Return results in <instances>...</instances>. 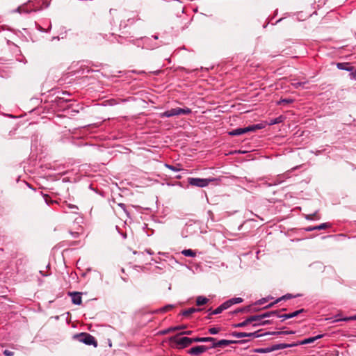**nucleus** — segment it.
<instances>
[{"label": "nucleus", "mask_w": 356, "mask_h": 356, "mask_svg": "<svg viewBox=\"0 0 356 356\" xmlns=\"http://www.w3.org/2000/svg\"><path fill=\"white\" fill-rule=\"evenodd\" d=\"M264 127L261 124H252L243 128H237L229 132L231 136H239L248 132H254L257 130L261 129Z\"/></svg>", "instance_id": "nucleus-1"}, {"label": "nucleus", "mask_w": 356, "mask_h": 356, "mask_svg": "<svg viewBox=\"0 0 356 356\" xmlns=\"http://www.w3.org/2000/svg\"><path fill=\"white\" fill-rule=\"evenodd\" d=\"M191 109L189 108H172L170 110L166 111L162 113H161V118H170L172 116H177V115H188L191 113Z\"/></svg>", "instance_id": "nucleus-2"}, {"label": "nucleus", "mask_w": 356, "mask_h": 356, "mask_svg": "<svg viewBox=\"0 0 356 356\" xmlns=\"http://www.w3.org/2000/svg\"><path fill=\"white\" fill-rule=\"evenodd\" d=\"M180 334H177L171 337V341L176 343L180 348H186L189 346L192 343L195 342L193 339L186 337H179Z\"/></svg>", "instance_id": "nucleus-3"}, {"label": "nucleus", "mask_w": 356, "mask_h": 356, "mask_svg": "<svg viewBox=\"0 0 356 356\" xmlns=\"http://www.w3.org/2000/svg\"><path fill=\"white\" fill-rule=\"evenodd\" d=\"M77 338L79 341L87 345H93L95 347L97 346V342L95 337L88 333L82 332L77 335Z\"/></svg>", "instance_id": "nucleus-4"}, {"label": "nucleus", "mask_w": 356, "mask_h": 356, "mask_svg": "<svg viewBox=\"0 0 356 356\" xmlns=\"http://www.w3.org/2000/svg\"><path fill=\"white\" fill-rule=\"evenodd\" d=\"M213 181V179H201V178H188V182L193 186L197 187H205L207 186L210 181Z\"/></svg>", "instance_id": "nucleus-5"}, {"label": "nucleus", "mask_w": 356, "mask_h": 356, "mask_svg": "<svg viewBox=\"0 0 356 356\" xmlns=\"http://www.w3.org/2000/svg\"><path fill=\"white\" fill-rule=\"evenodd\" d=\"M244 341H234V340H227V339H222L218 341L212 342V345L210 348H215L218 347H223L225 346H228L229 344L232 343H243Z\"/></svg>", "instance_id": "nucleus-6"}, {"label": "nucleus", "mask_w": 356, "mask_h": 356, "mask_svg": "<svg viewBox=\"0 0 356 356\" xmlns=\"http://www.w3.org/2000/svg\"><path fill=\"white\" fill-rule=\"evenodd\" d=\"M208 349L209 348L205 346H197L189 349L188 350V353L192 355H200L203 353L206 352Z\"/></svg>", "instance_id": "nucleus-7"}, {"label": "nucleus", "mask_w": 356, "mask_h": 356, "mask_svg": "<svg viewBox=\"0 0 356 356\" xmlns=\"http://www.w3.org/2000/svg\"><path fill=\"white\" fill-rule=\"evenodd\" d=\"M69 295L72 297V302L74 305H81L82 302L81 293L79 292H69Z\"/></svg>", "instance_id": "nucleus-8"}, {"label": "nucleus", "mask_w": 356, "mask_h": 356, "mask_svg": "<svg viewBox=\"0 0 356 356\" xmlns=\"http://www.w3.org/2000/svg\"><path fill=\"white\" fill-rule=\"evenodd\" d=\"M300 295H297V296H293L292 294H290V293H287L284 296H283L282 297L277 299L274 302H272L270 304H269L268 305H267L266 307H265V308H270L272 307L274 305H275L276 303L279 302L280 301L282 300H288V299H291L292 298H296L297 296H299Z\"/></svg>", "instance_id": "nucleus-9"}, {"label": "nucleus", "mask_w": 356, "mask_h": 356, "mask_svg": "<svg viewBox=\"0 0 356 356\" xmlns=\"http://www.w3.org/2000/svg\"><path fill=\"white\" fill-rule=\"evenodd\" d=\"M296 345V344L290 345V344H286V343H279V344L273 345L271 347H270V350H272V351L282 350V349H284L286 348L294 346Z\"/></svg>", "instance_id": "nucleus-10"}, {"label": "nucleus", "mask_w": 356, "mask_h": 356, "mask_svg": "<svg viewBox=\"0 0 356 356\" xmlns=\"http://www.w3.org/2000/svg\"><path fill=\"white\" fill-rule=\"evenodd\" d=\"M323 336V334H319L316 337L305 339L303 341H302L301 342H300V344L304 345V344L312 343L314 342L315 341H316L317 339L322 338Z\"/></svg>", "instance_id": "nucleus-11"}, {"label": "nucleus", "mask_w": 356, "mask_h": 356, "mask_svg": "<svg viewBox=\"0 0 356 356\" xmlns=\"http://www.w3.org/2000/svg\"><path fill=\"white\" fill-rule=\"evenodd\" d=\"M193 340L195 342H214V341H216V338H213V337H195V338H193Z\"/></svg>", "instance_id": "nucleus-12"}, {"label": "nucleus", "mask_w": 356, "mask_h": 356, "mask_svg": "<svg viewBox=\"0 0 356 356\" xmlns=\"http://www.w3.org/2000/svg\"><path fill=\"white\" fill-rule=\"evenodd\" d=\"M337 66L339 70H344L347 71H352L353 70V67L350 66L348 63H338Z\"/></svg>", "instance_id": "nucleus-13"}, {"label": "nucleus", "mask_w": 356, "mask_h": 356, "mask_svg": "<svg viewBox=\"0 0 356 356\" xmlns=\"http://www.w3.org/2000/svg\"><path fill=\"white\" fill-rule=\"evenodd\" d=\"M200 310H201V309H196V308L192 307V308H189L188 309L183 311L181 312V314L185 317H188L191 314H192L196 312H199Z\"/></svg>", "instance_id": "nucleus-14"}, {"label": "nucleus", "mask_w": 356, "mask_h": 356, "mask_svg": "<svg viewBox=\"0 0 356 356\" xmlns=\"http://www.w3.org/2000/svg\"><path fill=\"white\" fill-rule=\"evenodd\" d=\"M209 302V299L204 296H198L196 298V305L197 306H202L206 305Z\"/></svg>", "instance_id": "nucleus-15"}, {"label": "nucleus", "mask_w": 356, "mask_h": 356, "mask_svg": "<svg viewBox=\"0 0 356 356\" xmlns=\"http://www.w3.org/2000/svg\"><path fill=\"white\" fill-rule=\"evenodd\" d=\"M277 311H272V312H266L262 314H260L259 316H260L261 320H262L265 318L270 317L271 316H274V315L277 316Z\"/></svg>", "instance_id": "nucleus-16"}, {"label": "nucleus", "mask_w": 356, "mask_h": 356, "mask_svg": "<svg viewBox=\"0 0 356 356\" xmlns=\"http://www.w3.org/2000/svg\"><path fill=\"white\" fill-rule=\"evenodd\" d=\"M182 254H184V256L186 257H193L196 255V253L191 250V249H188V250H184L182 252H181Z\"/></svg>", "instance_id": "nucleus-17"}, {"label": "nucleus", "mask_w": 356, "mask_h": 356, "mask_svg": "<svg viewBox=\"0 0 356 356\" xmlns=\"http://www.w3.org/2000/svg\"><path fill=\"white\" fill-rule=\"evenodd\" d=\"M221 330V327H210L209 330H208V332L211 334H218L220 331Z\"/></svg>", "instance_id": "nucleus-18"}, {"label": "nucleus", "mask_w": 356, "mask_h": 356, "mask_svg": "<svg viewBox=\"0 0 356 356\" xmlns=\"http://www.w3.org/2000/svg\"><path fill=\"white\" fill-rule=\"evenodd\" d=\"M293 331H279V332H273L268 333V334H294Z\"/></svg>", "instance_id": "nucleus-19"}, {"label": "nucleus", "mask_w": 356, "mask_h": 356, "mask_svg": "<svg viewBox=\"0 0 356 356\" xmlns=\"http://www.w3.org/2000/svg\"><path fill=\"white\" fill-rule=\"evenodd\" d=\"M261 321L259 315H254L251 316L249 318H248V321H249L250 323L254 321Z\"/></svg>", "instance_id": "nucleus-20"}, {"label": "nucleus", "mask_w": 356, "mask_h": 356, "mask_svg": "<svg viewBox=\"0 0 356 356\" xmlns=\"http://www.w3.org/2000/svg\"><path fill=\"white\" fill-rule=\"evenodd\" d=\"M248 324H250V323H249V321H248V318H247L244 321H243V322H241L240 323H238V324H235L233 326L234 327H245V326L248 325Z\"/></svg>", "instance_id": "nucleus-21"}, {"label": "nucleus", "mask_w": 356, "mask_h": 356, "mask_svg": "<svg viewBox=\"0 0 356 356\" xmlns=\"http://www.w3.org/2000/svg\"><path fill=\"white\" fill-rule=\"evenodd\" d=\"M232 302L229 300H227L226 302H223L222 305H221V307L223 308V310L225 309H228L229 307H230L232 306Z\"/></svg>", "instance_id": "nucleus-22"}, {"label": "nucleus", "mask_w": 356, "mask_h": 356, "mask_svg": "<svg viewBox=\"0 0 356 356\" xmlns=\"http://www.w3.org/2000/svg\"><path fill=\"white\" fill-rule=\"evenodd\" d=\"M328 227L327 223H323L319 226L314 227L313 228H309L308 230H314V229H323Z\"/></svg>", "instance_id": "nucleus-23"}, {"label": "nucleus", "mask_w": 356, "mask_h": 356, "mask_svg": "<svg viewBox=\"0 0 356 356\" xmlns=\"http://www.w3.org/2000/svg\"><path fill=\"white\" fill-rule=\"evenodd\" d=\"M232 335L237 338H242L245 337V332H234Z\"/></svg>", "instance_id": "nucleus-24"}, {"label": "nucleus", "mask_w": 356, "mask_h": 356, "mask_svg": "<svg viewBox=\"0 0 356 356\" xmlns=\"http://www.w3.org/2000/svg\"><path fill=\"white\" fill-rule=\"evenodd\" d=\"M230 300L232 302V305L234 304L241 303L243 302V299L241 298H234L230 299Z\"/></svg>", "instance_id": "nucleus-25"}, {"label": "nucleus", "mask_w": 356, "mask_h": 356, "mask_svg": "<svg viewBox=\"0 0 356 356\" xmlns=\"http://www.w3.org/2000/svg\"><path fill=\"white\" fill-rule=\"evenodd\" d=\"M304 312H305V309H301L297 310V311H296L294 312L290 313V314H291V318H293V317L297 316L298 314H301V313H302Z\"/></svg>", "instance_id": "nucleus-26"}, {"label": "nucleus", "mask_w": 356, "mask_h": 356, "mask_svg": "<svg viewBox=\"0 0 356 356\" xmlns=\"http://www.w3.org/2000/svg\"><path fill=\"white\" fill-rule=\"evenodd\" d=\"M282 119H283V118L282 116H280V117H278V118L271 120L270 124H275L280 123V122H282Z\"/></svg>", "instance_id": "nucleus-27"}, {"label": "nucleus", "mask_w": 356, "mask_h": 356, "mask_svg": "<svg viewBox=\"0 0 356 356\" xmlns=\"http://www.w3.org/2000/svg\"><path fill=\"white\" fill-rule=\"evenodd\" d=\"M277 316L279 317V318H282V321H284L286 319H288V318H291V314H282V315H280L278 313L277 314Z\"/></svg>", "instance_id": "nucleus-28"}, {"label": "nucleus", "mask_w": 356, "mask_h": 356, "mask_svg": "<svg viewBox=\"0 0 356 356\" xmlns=\"http://www.w3.org/2000/svg\"><path fill=\"white\" fill-rule=\"evenodd\" d=\"M223 310V308L221 307V305H220L218 307H217L215 310H213L211 312V314H220Z\"/></svg>", "instance_id": "nucleus-29"}, {"label": "nucleus", "mask_w": 356, "mask_h": 356, "mask_svg": "<svg viewBox=\"0 0 356 356\" xmlns=\"http://www.w3.org/2000/svg\"><path fill=\"white\" fill-rule=\"evenodd\" d=\"M271 351H272V350H270V347L266 348H261V349H259L257 350V353H269Z\"/></svg>", "instance_id": "nucleus-30"}, {"label": "nucleus", "mask_w": 356, "mask_h": 356, "mask_svg": "<svg viewBox=\"0 0 356 356\" xmlns=\"http://www.w3.org/2000/svg\"><path fill=\"white\" fill-rule=\"evenodd\" d=\"M293 102V99H281L280 102H279V104H289V103H291Z\"/></svg>", "instance_id": "nucleus-31"}, {"label": "nucleus", "mask_w": 356, "mask_h": 356, "mask_svg": "<svg viewBox=\"0 0 356 356\" xmlns=\"http://www.w3.org/2000/svg\"><path fill=\"white\" fill-rule=\"evenodd\" d=\"M270 321L269 320H266V321H261V323H255L253 325L254 326H257V325H268V324H270Z\"/></svg>", "instance_id": "nucleus-32"}, {"label": "nucleus", "mask_w": 356, "mask_h": 356, "mask_svg": "<svg viewBox=\"0 0 356 356\" xmlns=\"http://www.w3.org/2000/svg\"><path fill=\"white\" fill-rule=\"evenodd\" d=\"M260 335H259L257 334V332H250V333H247L245 332V337H259Z\"/></svg>", "instance_id": "nucleus-33"}, {"label": "nucleus", "mask_w": 356, "mask_h": 356, "mask_svg": "<svg viewBox=\"0 0 356 356\" xmlns=\"http://www.w3.org/2000/svg\"><path fill=\"white\" fill-rule=\"evenodd\" d=\"M172 308H173V305H166L165 307H164L163 308H162V312H166L170 310Z\"/></svg>", "instance_id": "nucleus-34"}, {"label": "nucleus", "mask_w": 356, "mask_h": 356, "mask_svg": "<svg viewBox=\"0 0 356 356\" xmlns=\"http://www.w3.org/2000/svg\"><path fill=\"white\" fill-rule=\"evenodd\" d=\"M3 354H4L6 356H13V355H14V352L10 351V350H5L3 351Z\"/></svg>", "instance_id": "nucleus-35"}, {"label": "nucleus", "mask_w": 356, "mask_h": 356, "mask_svg": "<svg viewBox=\"0 0 356 356\" xmlns=\"http://www.w3.org/2000/svg\"><path fill=\"white\" fill-rule=\"evenodd\" d=\"M266 302V300L265 298H263V299H261L259 300H258L257 302H256V305H261L262 304H264V302Z\"/></svg>", "instance_id": "nucleus-36"}, {"label": "nucleus", "mask_w": 356, "mask_h": 356, "mask_svg": "<svg viewBox=\"0 0 356 356\" xmlns=\"http://www.w3.org/2000/svg\"><path fill=\"white\" fill-rule=\"evenodd\" d=\"M192 333H193V331L188 330V331L182 332L179 333V334H180V335H183V334L191 335V334H192Z\"/></svg>", "instance_id": "nucleus-37"}, {"label": "nucleus", "mask_w": 356, "mask_h": 356, "mask_svg": "<svg viewBox=\"0 0 356 356\" xmlns=\"http://www.w3.org/2000/svg\"><path fill=\"white\" fill-rule=\"evenodd\" d=\"M178 330V328L177 327H169L168 330H167V332H174V331H177Z\"/></svg>", "instance_id": "nucleus-38"}, {"label": "nucleus", "mask_w": 356, "mask_h": 356, "mask_svg": "<svg viewBox=\"0 0 356 356\" xmlns=\"http://www.w3.org/2000/svg\"><path fill=\"white\" fill-rule=\"evenodd\" d=\"M350 77H351L352 79H355V80H356V70H355L354 72H351V73L350 74Z\"/></svg>", "instance_id": "nucleus-39"}, {"label": "nucleus", "mask_w": 356, "mask_h": 356, "mask_svg": "<svg viewBox=\"0 0 356 356\" xmlns=\"http://www.w3.org/2000/svg\"><path fill=\"white\" fill-rule=\"evenodd\" d=\"M187 326L186 325H179V326H175V327H177L178 328V330H182V329H184L186 328Z\"/></svg>", "instance_id": "nucleus-40"}, {"label": "nucleus", "mask_w": 356, "mask_h": 356, "mask_svg": "<svg viewBox=\"0 0 356 356\" xmlns=\"http://www.w3.org/2000/svg\"><path fill=\"white\" fill-rule=\"evenodd\" d=\"M250 306H248V307H245V308L241 309H239L238 311H239V312L248 311V310L250 309Z\"/></svg>", "instance_id": "nucleus-41"}, {"label": "nucleus", "mask_w": 356, "mask_h": 356, "mask_svg": "<svg viewBox=\"0 0 356 356\" xmlns=\"http://www.w3.org/2000/svg\"><path fill=\"white\" fill-rule=\"evenodd\" d=\"M341 321H352V319L350 318V317L343 318L341 319Z\"/></svg>", "instance_id": "nucleus-42"}, {"label": "nucleus", "mask_w": 356, "mask_h": 356, "mask_svg": "<svg viewBox=\"0 0 356 356\" xmlns=\"http://www.w3.org/2000/svg\"><path fill=\"white\" fill-rule=\"evenodd\" d=\"M49 198H50V197H49V196L48 195H44L45 201H46V202H47V203H48V204H49Z\"/></svg>", "instance_id": "nucleus-43"}, {"label": "nucleus", "mask_w": 356, "mask_h": 356, "mask_svg": "<svg viewBox=\"0 0 356 356\" xmlns=\"http://www.w3.org/2000/svg\"><path fill=\"white\" fill-rule=\"evenodd\" d=\"M350 318L352 319V321H356V315L350 316Z\"/></svg>", "instance_id": "nucleus-44"}, {"label": "nucleus", "mask_w": 356, "mask_h": 356, "mask_svg": "<svg viewBox=\"0 0 356 356\" xmlns=\"http://www.w3.org/2000/svg\"><path fill=\"white\" fill-rule=\"evenodd\" d=\"M169 332H167V330L163 332V333H168Z\"/></svg>", "instance_id": "nucleus-45"}]
</instances>
